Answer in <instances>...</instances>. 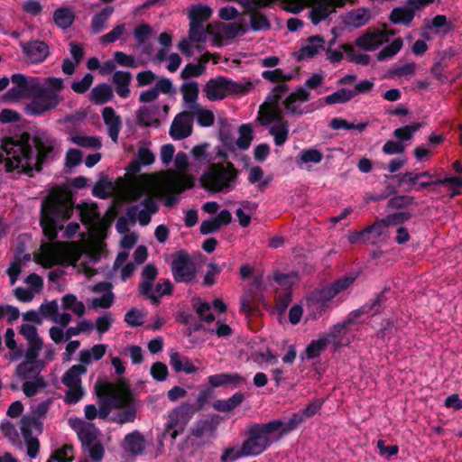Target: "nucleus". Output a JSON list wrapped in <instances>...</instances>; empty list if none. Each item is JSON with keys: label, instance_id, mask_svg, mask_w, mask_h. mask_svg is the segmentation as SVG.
<instances>
[{"label": "nucleus", "instance_id": "nucleus-47", "mask_svg": "<svg viewBox=\"0 0 462 462\" xmlns=\"http://www.w3.org/2000/svg\"><path fill=\"white\" fill-rule=\"evenodd\" d=\"M212 25H208L207 28V31H205V28L203 24L197 23L195 22H189V40L193 42L202 43L206 41V35L207 33L212 34L211 31Z\"/></svg>", "mask_w": 462, "mask_h": 462}, {"label": "nucleus", "instance_id": "nucleus-12", "mask_svg": "<svg viewBox=\"0 0 462 462\" xmlns=\"http://www.w3.org/2000/svg\"><path fill=\"white\" fill-rule=\"evenodd\" d=\"M193 179L183 175L171 180L167 185V195L164 205L168 208L174 207L179 201V195L186 189L193 188Z\"/></svg>", "mask_w": 462, "mask_h": 462}, {"label": "nucleus", "instance_id": "nucleus-52", "mask_svg": "<svg viewBox=\"0 0 462 462\" xmlns=\"http://www.w3.org/2000/svg\"><path fill=\"white\" fill-rule=\"evenodd\" d=\"M412 217V214L409 211H399L388 214L385 217L382 218V224L384 227L402 226Z\"/></svg>", "mask_w": 462, "mask_h": 462}, {"label": "nucleus", "instance_id": "nucleus-44", "mask_svg": "<svg viewBox=\"0 0 462 462\" xmlns=\"http://www.w3.org/2000/svg\"><path fill=\"white\" fill-rule=\"evenodd\" d=\"M192 306L201 320L208 323L215 320V315L209 311V303L202 301L199 297H194L192 299Z\"/></svg>", "mask_w": 462, "mask_h": 462}, {"label": "nucleus", "instance_id": "nucleus-18", "mask_svg": "<svg viewBox=\"0 0 462 462\" xmlns=\"http://www.w3.org/2000/svg\"><path fill=\"white\" fill-rule=\"evenodd\" d=\"M232 221V215L229 210L222 209L217 217L202 221L199 231L202 235H208L217 232L222 226H226Z\"/></svg>", "mask_w": 462, "mask_h": 462}, {"label": "nucleus", "instance_id": "nucleus-45", "mask_svg": "<svg viewBox=\"0 0 462 462\" xmlns=\"http://www.w3.org/2000/svg\"><path fill=\"white\" fill-rule=\"evenodd\" d=\"M334 297H336V294L330 284H328L313 291L310 293V300L317 303H320L322 307H325Z\"/></svg>", "mask_w": 462, "mask_h": 462}, {"label": "nucleus", "instance_id": "nucleus-2", "mask_svg": "<svg viewBox=\"0 0 462 462\" xmlns=\"http://www.w3.org/2000/svg\"><path fill=\"white\" fill-rule=\"evenodd\" d=\"M11 82L15 86L7 90L5 99L14 101L32 97L25 108L31 116H43L55 109L63 99L60 95L65 87L61 78L48 77L42 83L40 78L15 73L11 76Z\"/></svg>", "mask_w": 462, "mask_h": 462}, {"label": "nucleus", "instance_id": "nucleus-34", "mask_svg": "<svg viewBox=\"0 0 462 462\" xmlns=\"http://www.w3.org/2000/svg\"><path fill=\"white\" fill-rule=\"evenodd\" d=\"M114 97L112 88L106 83L95 86L90 92V100L95 105H104Z\"/></svg>", "mask_w": 462, "mask_h": 462}, {"label": "nucleus", "instance_id": "nucleus-40", "mask_svg": "<svg viewBox=\"0 0 462 462\" xmlns=\"http://www.w3.org/2000/svg\"><path fill=\"white\" fill-rule=\"evenodd\" d=\"M269 133L273 136L274 143L277 146L283 145L289 136V125L287 122H281L280 124H273L269 128Z\"/></svg>", "mask_w": 462, "mask_h": 462}, {"label": "nucleus", "instance_id": "nucleus-17", "mask_svg": "<svg viewBox=\"0 0 462 462\" xmlns=\"http://www.w3.org/2000/svg\"><path fill=\"white\" fill-rule=\"evenodd\" d=\"M384 37L383 31L369 28L356 39L355 43L366 51H373L383 44Z\"/></svg>", "mask_w": 462, "mask_h": 462}, {"label": "nucleus", "instance_id": "nucleus-28", "mask_svg": "<svg viewBox=\"0 0 462 462\" xmlns=\"http://www.w3.org/2000/svg\"><path fill=\"white\" fill-rule=\"evenodd\" d=\"M131 80L132 74L129 71L117 70L114 73L112 82L116 85V92L120 97L126 98L129 97Z\"/></svg>", "mask_w": 462, "mask_h": 462}, {"label": "nucleus", "instance_id": "nucleus-56", "mask_svg": "<svg viewBox=\"0 0 462 462\" xmlns=\"http://www.w3.org/2000/svg\"><path fill=\"white\" fill-rule=\"evenodd\" d=\"M212 14V10L207 5H198L192 7L189 12L190 22L201 23L208 21Z\"/></svg>", "mask_w": 462, "mask_h": 462}, {"label": "nucleus", "instance_id": "nucleus-62", "mask_svg": "<svg viewBox=\"0 0 462 462\" xmlns=\"http://www.w3.org/2000/svg\"><path fill=\"white\" fill-rule=\"evenodd\" d=\"M415 203L414 198L408 195H398L391 198L387 202L390 209H405Z\"/></svg>", "mask_w": 462, "mask_h": 462}, {"label": "nucleus", "instance_id": "nucleus-4", "mask_svg": "<svg viewBox=\"0 0 462 462\" xmlns=\"http://www.w3.org/2000/svg\"><path fill=\"white\" fill-rule=\"evenodd\" d=\"M283 425L281 420L267 423H251L245 431L237 457H256L263 454L275 440L273 434Z\"/></svg>", "mask_w": 462, "mask_h": 462}, {"label": "nucleus", "instance_id": "nucleus-61", "mask_svg": "<svg viewBox=\"0 0 462 462\" xmlns=\"http://www.w3.org/2000/svg\"><path fill=\"white\" fill-rule=\"evenodd\" d=\"M111 185L112 183L109 180L108 176L105 173H101L99 180L92 189V195L98 199H106L108 197L106 189L110 188Z\"/></svg>", "mask_w": 462, "mask_h": 462}, {"label": "nucleus", "instance_id": "nucleus-60", "mask_svg": "<svg viewBox=\"0 0 462 462\" xmlns=\"http://www.w3.org/2000/svg\"><path fill=\"white\" fill-rule=\"evenodd\" d=\"M47 386L42 376H37L34 381H26L23 384V391L27 397H33L37 393Z\"/></svg>", "mask_w": 462, "mask_h": 462}, {"label": "nucleus", "instance_id": "nucleus-11", "mask_svg": "<svg viewBox=\"0 0 462 462\" xmlns=\"http://www.w3.org/2000/svg\"><path fill=\"white\" fill-rule=\"evenodd\" d=\"M193 113L183 111L173 119L170 127V135L173 140H182L192 134Z\"/></svg>", "mask_w": 462, "mask_h": 462}, {"label": "nucleus", "instance_id": "nucleus-54", "mask_svg": "<svg viewBox=\"0 0 462 462\" xmlns=\"http://www.w3.org/2000/svg\"><path fill=\"white\" fill-rule=\"evenodd\" d=\"M20 423L21 433L23 439L32 438V428H37L39 430L42 428V423L34 417L23 416L21 419Z\"/></svg>", "mask_w": 462, "mask_h": 462}, {"label": "nucleus", "instance_id": "nucleus-36", "mask_svg": "<svg viewBox=\"0 0 462 462\" xmlns=\"http://www.w3.org/2000/svg\"><path fill=\"white\" fill-rule=\"evenodd\" d=\"M74 20V11L69 7H60L53 13V21L55 24L61 29L69 28Z\"/></svg>", "mask_w": 462, "mask_h": 462}, {"label": "nucleus", "instance_id": "nucleus-39", "mask_svg": "<svg viewBox=\"0 0 462 462\" xmlns=\"http://www.w3.org/2000/svg\"><path fill=\"white\" fill-rule=\"evenodd\" d=\"M136 124L139 126H151L154 125L155 126L160 125V120L155 118V112L153 109L148 108L146 106H141L136 111Z\"/></svg>", "mask_w": 462, "mask_h": 462}, {"label": "nucleus", "instance_id": "nucleus-55", "mask_svg": "<svg viewBox=\"0 0 462 462\" xmlns=\"http://www.w3.org/2000/svg\"><path fill=\"white\" fill-rule=\"evenodd\" d=\"M402 39L401 37L395 38L389 45L383 47L377 53V60L382 61L396 55L402 50Z\"/></svg>", "mask_w": 462, "mask_h": 462}, {"label": "nucleus", "instance_id": "nucleus-38", "mask_svg": "<svg viewBox=\"0 0 462 462\" xmlns=\"http://www.w3.org/2000/svg\"><path fill=\"white\" fill-rule=\"evenodd\" d=\"M180 89L183 94V100L188 104V107L189 109L199 108V104L197 103L199 91L198 83L195 81L184 83Z\"/></svg>", "mask_w": 462, "mask_h": 462}, {"label": "nucleus", "instance_id": "nucleus-27", "mask_svg": "<svg viewBox=\"0 0 462 462\" xmlns=\"http://www.w3.org/2000/svg\"><path fill=\"white\" fill-rule=\"evenodd\" d=\"M357 319L358 318L356 313L353 310L350 311L343 321L333 325L329 331L325 334L324 337L327 338L328 344H330L333 339L344 335L350 326L356 323Z\"/></svg>", "mask_w": 462, "mask_h": 462}, {"label": "nucleus", "instance_id": "nucleus-58", "mask_svg": "<svg viewBox=\"0 0 462 462\" xmlns=\"http://www.w3.org/2000/svg\"><path fill=\"white\" fill-rule=\"evenodd\" d=\"M341 49L346 54V59L350 62H355L363 66H367L370 62V56L368 54H357L354 53V47L350 43L341 44Z\"/></svg>", "mask_w": 462, "mask_h": 462}, {"label": "nucleus", "instance_id": "nucleus-63", "mask_svg": "<svg viewBox=\"0 0 462 462\" xmlns=\"http://www.w3.org/2000/svg\"><path fill=\"white\" fill-rule=\"evenodd\" d=\"M420 126V123H413L412 125L399 127L393 131V135L401 142L409 141Z\"/></svg>", "mask_w": 462, "mask_h": 462}, {"label": "nucleus", "instance_id": "nucleus-48", "mask_svg": "<svg viewBox=\"0 0 462 462\" xmlns=\"http://www.w3.org/2000/svg\"><path fill=\"white\" fill-rule=\"evenodd\" d=\"M328 345V340L324 337L317 340H311L305 348L306 358L314 359L319 357Z\"/></svg>", "mask_w": 462, "mask_h": 462}, {"label": "nucleus", "instance_id": "nucleus-46", "mask_svg": "<svg viewBox=\"0 0 462 462\" xmlns=\"http://www.w3.org/2000/svg\"><path fill=\"white\" fill-rule=\"evenodd\" d=\"M323 159V154L320 151L310 148L302 150L296 158V164L298 167H302L303 163H319Z\"/></svg>", "mask_w": 462, "mask_h": 462}, {"label": "nucleus", "instance_id": "nucleus-9", "mask_svg": "<svg viewBox=\"0 0 462 462\" xmlns=\"http://www.w3.org/2000/svg\"><path fill=\"white\" fill-rule=\"evenodd\" d=\"M218 423L217 415L198 420L189 430V437L199 439L200 445H205L216 438Z\"/></svg>", "mask_w": 462, "mask_h": 462}, {"label": "nucleus", "instance_id": "nucleus-50", "mask_svg": "<svg viewBox=\"0 0 462 462\" xmlns=\"http://www.w3.org/2000/svg\"><path fill=\"white\" fill-rule=\"evenodd\" d=\"M221 26V36L227 40H232L237 35H244L247 32V28L244 24L236 23H219Z\"/></svg>", "mask_w": 462, "mask_h": 462}, {"label": "nucleus", "instance_id": "nucleus-24", "mask_svg": "<svg viewBox=\"0 0 462 462\" xmlns=\"http://www.w3.org/2000/svg\"><path fill=\"white\" fill-rule=\"evenodd\" d=\"M43 368V362L37 359H26L22 362L15 370V374L21 379H30L41 376L40 373Z\"/></svg>", "mask_w": 462, "mask_h": 462}, {"label": "nucleus", "instance_id": "nucleus-29", "mask_svg": "<svg viewBox=\"0 0 462 462\" xmlns=\"http://www.w3.org/2000/svg\"><path fill=\"white\" fill-rule=\"evenodd\" d=\"M125 449L134 456L142 455L145 449V439L140 431L134 430L125 437Z\"/></svg>", "mask_w": 462, "mask_h": 462}, {"label": "nucleus", "instance_id": "nucleus-14", "mask_svg": "<svg viewBox=\"0 0 462 462\" xmlns=\"http://www.w3.org/2000/svg\"><path fill=\"white\" fill-rule=\"evenodd\" d=\"M391 292L390 287H384L383 290L374 295L373 299L365 302L360 308L354 310L357 318L365 314L375 316L383 311L385 308V302L387 301V294Z\"/></svg>", "mask_w": 462, "mask_h": 462}, {"label": "nucleus", "instance_id": "nucleus-33", "mask_svg": "<svg viewBox=\"0 0 462 462\" xmlns=\"http://www.w3.org/2000/svg\"><path fill=\"white\" fill-rule=\"evenodd\" d=\"M289 90V86L286 83L278 84L268 94L264 103L260 106V109L275 110L278 107L280 100L282 96Z\"/></svg>", "mask_w": 462, "mask_h": 462}, {"label": "nucleus", "instance_id": "nucleus-5", "mask_svg": "<svg viewBox=\"0 0 462 462\" xmlns=\"http://www.w3.org/2000/svg\"><path fill=\"white\" fill-rule=\"evenodd\" d=\"M238 176L239 171L231 162L211 163L200 178L201 186L212 193L226 194L236 188Z\"/></svg>", "mask_w": 462, "mask_h": 462}, {"label": "nucleus", "instance_id": "nucleus-20", "mask_svg": "<svg viewBox=\"0 0 462 462\" xmlns=\"http://www.w3.org/2000/svg\"><path fill=\"white\" fill-rule=\"evenodd\" d=\"M102 116L105 125L107 126V134L115 143L118 140V135L122 128L121 117L116 115L115 109L111 106H106L102 111Z\"/></svg>", "mask_w": 462, "mask_h": 462}, {"label": "nucleus", "instance_id": "nucleus-10", "mask_svg": "<svg viewBox=\"0 0 462 462\" xmlns=\"http://www.w3.org/2000/svg\"><path fill=\"white\" fill-rule=\"evenodd\" d=\"M200 410L196 406L195 403L182 402L178 408H175L170 414L169 421L165 425L163 436L170 435L171 440H175L179 435V431L176 427L180 422V420L185 416L194 415Z\"/></svg>", "mask_w": 462, "mask_h": 462}, {"label": "nucleus", "instance_id": "nucleus-6", "mask_svg": "<svg viewBox=\"0 0 462 462\" xmlns=\"http://www.w3.org/2000/svg\"><path fill=\"white\" fill-rule=\"evenodd\" d=\"M254 85L252 81H234L225 77L210 79L204 86L203 91L210 101L224 99L227 95H245Z\"/></svg>", "mask_w": 462, "mask_h": 462}, {"label": "nucleus", "instance_id": "nucleus-22", "mask_svg": "<svg viewBox=\"0 0 462 462\" xmlns=\"http://www.w3.org/2000/svg\"><path fill=\"white\" fill-rule=\"evenodd\" d=\"M208 382L212 388L227 385L238 386L245 382V378L237 373H221L209 375Z\"/></svg>", "mask_w": 462, "mask_h": 462}, {"label": "nucleus", "instance_id": "nucleus-31", "mask_svg": "<svg viewBox=\"0 0 462 462\" xmlns=\"http://www.w3.org/2000/svg\"><path fill=\"white\" fill-rule=\"evenodd\" d=\"M170 364L177 373L184 372L185 374H189L196 373L199 370L189 357L182 356L178 352H173L170 355Z\"/></svg>", "mask_w": 462, "mask_h": 462}, {"label": "nucleus", "instance_id": "nucleus-19", "mask_svg": "<svg viewBox=\"0 0 462 462\" xmlns=\"http://www.w3.org/2000/svg\"><path fill=\"white\" fill-rule=\"evenodd\" d=\"M307 44L302 46L296 55L297 61H301L303 59H312L320 51L325 50V40L321 35H313L307 39Z\"/></svg>", "mask_w": 462, "mask_h": 462}, {"label": "nucleus", "instance_id": "nucleus-30", "mask_svg": "<svg viewBox=\"0 0 462 462\" xmlns=\"http://www.w3.org/2000/svg\"><path fill=\"white\" fill-rule=\"evenodd\" d=\"M218 136L222 144L229 151H235V140L233 137V126L226 117H219Z\"/></svg>", "mask_w": 462, "mask_h": 462}, {"label": "nucleus", "instance_id": "nucleus-23", "mask_svg": "<svg viewBox=\"0 0 462 462\" xmlns=\"http://www.w3.org/2000/svg\"><path fill=\"white\" fill-rule=\"evenodd\" d=\"M372 19L371 10L367 7H361L349 11L344 20L346 27L360 28L365 26Z\"/></svg>", "mask_w": 462, "mask_h": 462}, {"label": "nucleus", "instance_id": "nucleus-15", "mask_svg": "<svg viewBox=\"0 0 462 462\" xmlns=\"http://www.w3.org/2000/svg\"><path fill=\"white\" fill-rule=\"evenodd\" d=\"M310 99V93L304 87H299L294 92H291L283 101L286 111L294 116H302L305 111L300 108V105Z\"/></svg>", "mask_w": 462, "mask_h": 462}, {"label": "nucleus", "instance_id": "nucleus-43", "mask_svg": "<svg viewBox=\"0 0 462 462\" xmlns=\"http://www.w3.org/2000/svg\"><path fill=\"white\" fill-rule=\"evenodd\" d=\"M113 12V7H106L102 9L98 14L93 16L91 20V30L93 33H99L105 29L106 23L107 22Z\"/></svg>", "mask_w": 462, "mask_h": 462}, {"label": "nucleus", "instance_id": "nucleus-3", "mask_svg": "<svg viewBox=\"0 0 462 462\" xmlns=\"http://www.w3.org/2000/svg\"><path fill=\"white\" fill-rule=\"evenodd\" d=\"M71 198L60 189L51 190L41 205L40 225L50 242L56 241L59 231L73 213Z\"/></svg>", "mask_w": 462, "mask_h": 462}, {"label": "nucleus", "instance_id": "nucleus-13", "mask_svg": "<svg viewBox=\"0 0 462 462\" xmlns=\"http://www.w3.org/2000/svg\"><path fill=\"white\" fill-rule=\"evenodd\" d=\"M120 398H125L126 405L118 407L121 411L117 412L116 416L112 419L113 421L118 424H125L134 421L136 418V407L134 404V398L129 385L125 382Z\"/></svg>", "mask_w": 462, "mask_h": 462}, {"label": "nucleus", "instance_id": "nucleus-37", "mask_svg": "<svg viewBox=\"0 0 462 462\" xmlns=\"http://www.w3.org/2000/svg\"><path fill=\"white\" fill-rule=\"evenodd\" d=\"M310 2L314 3V6L310 12V18L314 25L326 20L332 14L328 5L322 0H311Z\"/></svg>", "mask_w": 462, "mask_h": 462}, {"label": "nucleus", "instance_id": "nucleus-49", "mask_svg": "<svg viewBox=\"0 0 462 462\" xmlns=\"http://www.w3.org/2000/svg\"><path fill=\"white\" fill-rule=\"evenodd\" d=\"M74 448L71 444H65L55 449L47 462H71L73 460Z\"/></svg>", "mask_w": 462, "mask_h": 462}, {"label": "nucleus", "instance_id": "nucleus-53", "mask_svg": "<svg viewBox=\"0 0 462 462\" xmlns=\"http://www.w3.org/2000/svg\"><path fill=\"white\" fill-rule=\"evenodd\" d=\"M62 307L65 310H71L78 316L85 313V305L82 301H79L74 294H66L62 297Z\"/></svg>", "mask_w": 462, "mask_h": 462}, {"label": "nucleus", "instance_id": "nucleus-25", "mask_svg": "<svg viewBox=\"0 0 462 462\" xmlns=\"http://www.w3.org/2000/svg\"><path fill=\"white\" fill-rule=\"evenodd\" d=\"M415 17V12L411 5L406 4L403 6L394 7L390 14L389 21L394 24L410 26Z\"/></svg>", "mask_w": 462, "mask_h": 462}, {"label": "nucleus", "instance_id": "nucleus-35", "mask_svg": "<svg viewBox=\"0 0 462 462\" xmlns=\"http://www.w3.org/2000/svg\"><path fill=\"white\" fill-rule=\"evenodd\" d=\"M245 400V395L237 392L226 400H217L213 402V408L221 412H228L239 406Z\"/></svg>", "mask_w": 462, "mask_h": 462}, {"label": "nucleus", "instance_id": "nucleus-59", "mask_svg": "<svg viewBox=\"0 0 462 462\" xmlns=\"http://www.w3.org/2000/svg\"><path fill=\"white\" fill-rule=\"evenodd\" d=\"M193 116H196L197 123L202 127H209L214 124L215 116L211 110L201 108L199 105V108H193Z\"/></svg>", "mask_w": 462, "mask_h": 462}, {"label": "nucleus", "instance_id": "nucleus-26", "mask_svg": "<svg viewBox=\"0 0 462 462\" xmlns=\"http://www.w3.org/2000/svg\"><path fill=\"white\" fill-rule=\"evenodd\" d=\"M255 4L251 8H246L245 11L250 13V27L254 32L268 31L272 28L271 23L265 14L260 10L265 7H257Z\"/></svg>", "mask_w": 462, "mask_h": 462}, {"label": "nucleus", "instance_id": "nucleus-8", "mask_svg": "<svg viewBox=\"0 0 462 462\" xmlns=\"http://www.w3.org/2000/svg\"><path fill=\"white\" fill-rule=\"evenodd\" d=\"M171 270L174 281L178 283H189L197 277L196 264L184 250H180L172 254Z\"/></svg>", "mask_w": 462, "mask_h": 462}, {"label": "nucleus", "instance_id": "nucleus-42", "mask_svg": "<svg viewBox=\"0 0 462 462\" xmlns=\"http://www.w3.org/2000/svg\"><path fill=\"white\" fill-rule=\"evenodd\" d=\"M306 418L304 417L301 411L293 413L292 416L289 419V420L286 423H283L282 428L277 431L275 440H280L284 435L294 430L300 424L304 422Z\"/></svg>", "mask_w": 462, "mask_h": 462}, {"label": "nucleus", "instance_id": "nucleus-64", "mask_svg": "<svg viewBox=\"0 0 462 462\" xmlns=\"http://www.w3.org/2000/svg\"><path fill=\"white\" fill-rule=\"evenodd\" d=\"M70 142L80 146L99 149L102 146L101 141L95 136L72 135Z\"/></svg>", "mask_w": 462, "mask_h": 462}, {"label": "nucleus", "instance_id": "nucleus-32", "mask_svg": "<svg viewBox=\"0 0 462 462\" xmlns=\"http://www.w3.org/2000/svg\"><path fill=\"white\" fill-rule=\"evenodd\" d=\"M87 367L82 365H74L62 375L61 382L67 388L81 385V375L87 373Z\"/></svg>", "mask_w": 462, "mask_h": 462}, {"label": "nucleus", "instance_id": "nucleus-41", "mask_svg": "<svg viewBox=\"0 0 462 462\" xmlns=\"http://www.w3.org/2000/svg\"><path fill=\"white\" fill-rule=\"evenodd\" d=\"M240 134L239 138L235 141V147L237 146L240 150H247L254 139L253 128L250 124H243L238 128Z\"/></svg>", "mask_w": 462, "mask_h": 462}, {"label": "nucleus", "instance_id": "nucleus-57", "mask_svg": "<svg viewBox=\"0 0 462 462\" xmlns=\"http://www.w3.org/2000/svg\"><path fill=\"white\" fill-rule=\"evenodd\" d=\"M447 51H444L441 58L435 61L430 69L432 76L438 79L440 83L444 84L448 81V77L444 75V70L448 67V63L446 60Z\"/></svg>", "mask_w": 462, "mask_h": 462}, {"label": "nucleus", "instance_id": "nucleus-51", "mask_svg": "<svg viewBox=\"0 0 462 462\" xmlns=\"http://www.w3.org/2000/svg\"><path fill=\"white\" fill-rule=\"evenodd\" d=\"M355 97L354 91L349 88H339L325 97L326 105L345 104Z\"/></svg>", "mask_w": 462, "mask_h": 462}, {"label": "nucleus", "instance_id": "nucleus-16", "mask_svg": "<svg viewBox=\"0 0 462 462\" xmlns=\"http://www.w3.org/2000/svg\"><path fill=\"white\" fill-rule=\"evenodd\" d=\"M23 51L32 63L44 61L50 55L49 46L42 41L35 40L22 44Z\"/></svg>", "mask_w": 462, "mask_h": 462}, {"label": "nucleus", "instance_id": "nucleus-1", "mask_svg": "<svg viewBox=\"0 0 462 462\" xmlns=\"http://www.w3.org/2000/svg\"><path fill=\"white\" fill-rule=\"evenodd\" d=\"M0 149V164L5 165V171L18 170V174L28 177L42 171L43 165L54 160L58 152L56 140L45 133L37 134L32 139L28 133H23L16 140L5 137Z\"/></svg>", "mask_w": 462, "mask_h": 462}, {"label": "nucleus", "instance_id": "nucleus-21", "mask_svg": "<svg viewBox=\"0 0 462 462\" xmlns=\"http://www.w3.org/2000/svg\"><path fill=\"white\" fill-rule=\"evenodd\" d=\"M72 427L77 431L78 438L81 442L83 449H86L87 447L97 442V430L94 425L79 420L77 424H73Z\"/></svg>", "mask_w": 462, "mask_h": 462}, {"label": "nucleus", "instance_id": "nucleus-7", "mask_svg": "<svg viewBox=\"0 0 462 462\" xmlns=\"http://www.w3.org/2000/svg\"><path fill=\"white\" fill-rule=\"evenodd\" d=\"M123 381H120L117 383H105L100 386H97V392L98 397H102L106 395L107 398L104 399L99 402L98 405V418L101 420H106L112 408H118L126 405V400L125 398H120L121 392L124 386Z\"/></svg>", "mask_w": 462, "mask_h": 462}]
</instances>
